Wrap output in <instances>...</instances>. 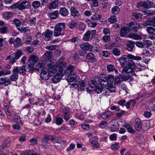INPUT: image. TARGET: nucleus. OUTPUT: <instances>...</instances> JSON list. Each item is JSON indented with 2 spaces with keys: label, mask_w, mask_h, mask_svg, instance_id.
Returning a JSON list of instances; mask_svg holds the SVG:
<instances>
[{
  "label": "nucleus",
  "mask_w": 155,
  "mask_h": 155,
  "mask_svg": "<svg viewBox=\"0 0 155 155\" xmlns=\"http://www.w3.org/2000/svg\"><path fill=\"white\" fill-rule=\"evenodd\" d=\"M127 58L131 59L136 60H140L142 59L139 56H135L130 54H128L127 55H123L118 59V61L119 62L121 67H125V65L127 64Z\"/></svg>",
  "instance_id": "f257e3e1"
},
{
  "label": "nucleus",
  "mask_w": 155,
  "mask_h": 155,
  "mask_svg": "<svg viewBox=\"0 0 155 155\" xmlns=\"http://www.w3.org/2000/svg\"><path fill=\"white\" fill-rule=\"evenodd\" d=\"M30 7V3L27 1H24L22 2H18L12 5L10 8L12 9H18L19 10L28 9Z\"/></svg>",
  "instance_id": "f03ea898"
},
{
  "label": "nucleus",
  "mask_w": 155,
  "mask_h": 155,
  "mask_svg": "<svg viewBox=\"0 0 155 155\" xmlns=\"http://www.w3.org/2000/svg\"><path fill=\"white\" fill-rule=\"evenodd\" d=\"M123 75L120 76L123 81H127L133 75V71L127 67H124L122 72Z\"/></svg>",
  "instance_id": "7ed1b4c3"
},
{
  "label": "nucleus",
  "mask_w": 155,
  "mask_h": 155,
  "mask_svg": "<svg viewBox=\"0 0 155 155\" xmlns=\"http://www.w3.org/2000/svg\"><path fill=\"white\" fill-rule=\"evenodd\" d=\"M64 58H61L58 61L57 63L54 65L56 68L58 70V72L63 73L64 69L66 67V63L64 61Z\"/></svg>",
  "instance_id": "20e7f679"
},
{
  "label": "nucleus",
  "mask_w": 155,
  "mask_h": 155,
  "mask_svg": "<svg viewBox=\"0 0 155 155\" xmlns=\"http://www.w3.org/2000/svg\"><path fill=\"white\" fill-rule=\"evenodd\" d=\"M153 5V3L149 1H140L137 3V6L138 8H141L144 9L151 8Z\"/></svg>",
  "instance_id": "39448f33"
},
{
  "label": "nucleus",
  "mask_w": 155,
  "mask_h": 155,
  "mask_svg": "<svg viewBox=\"0 0 155 155\" xmlns=\"http://www.w3.org/2000/svg\"><path fill=\"white\" fill-rule=\"evenodd\" d=\"M55 139V137L50 135L45 134L43 136V138L41 140V144L42 146H45L49 144L48 140L53 141Z\"/></svg>",
  "instance_id": "423d86ee"
},
{
  "label": "nucleus",
  "mask_w": 155,
  "mask_h": 155,
  "mask_svg": "<svg viewBox=\"0 0 155 155\" xmlns=\"http://www.w3.org/2000/svg\"><path fill=\"white\" fill-rule=\"evenodd\" d=\"M71 85L72 86H72L77 88L78 90V91H82L84 89L85 83L84 81H81L80 83H79L78 81H77L76 83L72 84Z\"/></svg>",
  "instance_id": "0eeeda50"
},
{
  "label": "nucleus",
  "mask_w": 155,
  "mask_h": 155,
  "mask_svg": "<svg viewBox=\"0 0 155 155\" xmlns=\"http://www.w3.org/2000/svg\"><path fill=\"white\" fill-rule=\"evenodd\" d=\"M53 34V31L49 29H47L44 32L42 33V35L45 37V41H49L51 40Z\"/></svg>",
  "instance_id": "6e6552de"
},
{
  "label": "nucleus",
  "mask_w": 155,
  "mask_h": 155,
  "mask_svg": "<svg viewBox=\"0 0 155 155\" xmlns=\"http://www.w3.org/2000/svg\"><path fill=\"white\" fill-rule=\"evenodd\" d=\"M3 106L5 114L8 117V118L9 119H10L12 117V115L11 112L9 110L10 107L8 104L6 103H4L3 104Z\"/></svg>",
  "instance_id": "1a4fd4ad"
},
{
  "label": "nucleus",
  "mask_w": 155,
  "mask_h": 155,
  "mask_svg": "<svg viewBox=\"0 0 155 155\" xmlns=\"http://www.w3.org/2000/svg\"><path fill=\"white\" fill-rule=\"evenodd\" d=\"M134 128L137 131H140L142 129L143 126L142 121L141 119L137 118L135 120Z\"/></svg>",
  "instance_id": "9d476101"
},
{
  "label": "nucleus",
  "mask_w": 155,
  "mask_h": 155,
  "mask_svg": "<svg viewBox=\"0 0 155 155\" xmlns=\"http://www.w3.org/2000/svg\"><path fill=\"white\" fill-rule=\"evenodd\" d=\"M80 47L82 50L86 51H91L92 48V45L87 42H85L81 44Z\"/></svg>",
  "instance_id": "9b49d317"
},
{
  "label": "nucleus",
  "mask_w": 155,
  "mask_h": 155,
  "mask_svg": "<svg viewBox=\"0 0 155 155\" xmlns=\"http://www.w3.org/2000/svg\"><path fill=\"white\" fill-rule=\"evenodd\" d=\"M99 81L101 83V84L104 87H106L108 84L106 77L104 76V75L101 74L99 77Z\"/></svg>",
  "instance_id": "f8f14e48"
},
{
  "label": "nucleus",
  "mask_w": 155,
  "mask_h": 155,
  "mask_svg": "<svg viewBox=\"0 0 155 155\" xmlns=\"http://www.w3.org/2000/svg\"><path fill=\"white\" fill-rule=\"evenodd\" d=\"M14 55V58H11L10 59V62L11 63L13 64L14 63L16 60L18 59L22 55V52L21 51H18L15 52Z\"/></svg>",
  "instance_id": "ddd939ff"
},
{
  "label": "nucleus",
  "mask_w": 155,
  "mask_h": 155,
  "mask_svg": "<svg viewBox=\"0 0 155 155\" xmlns=\"http://www.w3.org/2000/svg\"><path fill=\"white\" fill-rule=\"evenodd\" d=\"M64 73L58 72L53 77L52 81L54 83H57L59 82L63 76Z\"/></svg>",
  "instance_id": "4468645a"
},
{
  "label": "nucleus",
  "mask_w": 155,
  "mask_h": 155,
  "mask_svg": "<svg viewBox=\"0 0 155 155\" xmlns=\"http://www.w3.org/2000/svg\"><path fill=\"white\" fill-rule=\"evenodd\" d=\"M70 11L71 15L75 18L79 17L80 15L78 11L74 6L71 7Z\"/></svg>",
  "instance_id": "2eb2a0df"
},
{
  "label": "nucleus",
  "mask_w": 155,
  "mask_h": 155,
  "mask_svg": "<svg viewBox=\"0 0 155 155\" xmlns=\"http://www.w3.org/2000/svg\"><path fill=\"white\" fill-rule=\"evenodd\" d=\"M131 29L127 27L124 26L120 30V35L122 37H126V35L130 31Z\"/></svg>",
  "instance_id": "dca6fc26"
},
{
  "label": "nucleus",
  "mask_w": 155,
  "mask_h": 155,
  "mask_svg": "<svg viewBox=\"0 0 155 155\" xmlns=\"http://www.w3.org/2000/svg\"><path fill=\"white\" fill-rule=\"evenodd\" d=\"M45 63L44 61H39L36 66L35 70L38 71L43 70L45 68Z\"/></svg>",
  "instance_id": "f3484780"
},
{
  "label": "nucleus",
  "mask_w": 155,
  "mask_h": 155,
  "mask_svg": "<svg viewBox=\"0 0 155 155\" xmlns=\"http://www.w3.org/2000/svg\"><path fill=\"white\" fill-rule=\"evenodd\" d=\"M143 25L145 26L150 25L155 27V17L152 19H147L145 22L143 23Z\"/></svg>",
  "instance_id": "a211bd4d"
},
{
  "label": "nucleus",
  "mask_w": 155,
  "mask_h": 155,
  "mask_svg": "<svg viewBox=\"0 0 155 155\" xmlns=\"http://www.w3.org/2000/svg\"><path fill=\"white\" fill-rule=\"evenodd\" d=\"M85 21L87 23L88 26L94 28L97 25V22L96 21H93L91 19L87 18L85 19Z\"/></svg>",
  "instance_id": "6ab92c4d"
},
{
  "label": "nucleus",
  "mask_w": 155,
  "mask_h": 155,
  "mask_svg": "<svg viewBox=\"0 0 155 155\" xmlns=\"http://www.w3.org/2000/svg\"><path fill=\"white\" fill-rule=\"evenodd\" d=\"M107 89L110 92H114L116 90V85L115 84L109 82L108 84Z\"/></svg>",
  "instance_id": "aec40b11"
},
{
  "label": "nucleus",
  "mask_w": 155,
  "mask_h": 155,
  "mask_svg": "<svg viewBox=\"0 0 155 155\" xmlns=\"http://www.w3.org/2000/svg\"><path fill=\"white\" fill-rule=\"evenodd\" d=\"M14 46L16 48H18L22 45V43L21 39L18 38H17L13 42Z\"/></svg>",
  "instance_id": "412c9836"
},
{
  "label": "nucleus",
  "mask_w": 155,
  "mask_h": 155,
  "mask_svg": "<svg viewBox=\"0 0 155 155\" xmlns=\"http://www.w3.org/2000/svg\"><path fill=\"white\" fill-rule=\"evenodd\" d=\"M11 84L9 79L6 78H2L0 79V84L2 85L4 84L6 86H8V84Z\"/></svg>",
  "instance_id": "4be33fe9"
},
{
  "label": "nucleus",
  "mask_w": 155,
  "mask_h": 155,
  "mask_svg": "<svg viewBox=\"0 0 155 155\" xmlns=\"http://www.w3.org/2000/svg\"><path fill=\"white\" fill-rule=\"evenodd\" d=\"M79 79L78 77H77L76 75L73 76L72 75H69L67 78V81L68 82H75V83L77 82V80Z\"/></svg>",
  "instance_id": "5701e85b"
},
{
  "label": "nucleus",
  "mask_w": 155,
  "mask_h": 155,
  "mask_svg": "<svg viewBox=\"0 0 155 155\" xmlns=\"http://www.w3.org/2000/svg\"><path fill=\"white\" fill-rule=\"evenodd\" d=\"M59 14L62 16L65 17L68 15L69 12L65 8H61L60 9Z\"/></svg>",
  "instance_id": "b1692460"
},
{
  "label": "nucleus",
  "mask_w": 155,
  "mask_h": 155,
  "mask_svg": "<svg viewBox=\"0 0 155 155\" xmlns=\"http://www.w3.org/2000/svg\"><path fill=\"white\" fill-rule=\"evenodd\" d=\"M39 58L38 57L35 55L32 54L30 56L28 60V61L36 64Z\"/></svg>",
  "instance_id": "393cba45"
},
{
  "label": "nucleus",
  "mask_w": 155,
  "mask_h": 155,
  "mask_svg": "<svg viewBox=\"0 0 155 155\" xmlns=\"http://www.w3.org/2000/svg\"><path fill=\"white\" fill-rule=\"evenodd\" d=\"M62 112L64 120L68 121L70 118L69 110L67 108H64L62 110Z\"/></svg>",
  "instance_id": "a878e982"
},
{
  "label": "nucleus",
  "mask_w": 155,
  "mask_h": 155,
  "mask_svg": "<svg viewBox=\"0 0 155 155\" xmlns=\"http://www.w3.org/2000/svg\"><path fill=\"white\" fill-rule=\"evenodd\" d=\"M55 28L63 32L65 28V24L64 23H58L55 26Z\"/></svg>",
  "instance_id": "bb28decb"
},
{
  "label": "nucleus",
  "mask_w": 155,
  "mask_h": 155,
  "mask_svg": "<svg viewBox=\"0 0 155 155\" xmlns=\"http://www.w3.org/2000/svg\"><path fill=\"white\" fill-rule=\"evenodd\" d=\"M105 87L101 84H97L94 88V90H95V92L98 94L101 93L102 90L103 88Z\"/></svg>",
  "instance_id": "cd10ccee"
},
{
  "label": "nucleus",
  "mask_w": 155,
  "mask_h": 155,
  "mask_svg": "<svg viewBox=\"0 0 155 155\" xmlns=\"http://www.w3.org/2000/svg\"><path fill=\"white\" fill-rule=\"evenodd\" d=\"M59 12L58 10H55L51 13L50 15V19L51 20H54L57 18L58 16Z\"/></svg>",
  "instance_id": "c85d7f7f"
},
{
  "label": "nucleus",
  "mask_w": 155,
  "mask_h": 155,
  "mask_svg": "<svg viewBox=\"0 0 155 155\" xmlns=\"http://www.w3.org/2000/svg\"><path fill=\"white\" fill-rule=\"evenodd\" d=\"M113 114V113L111 111H107L101 114V117L103 119L112 116Z\"/></svg>",
  "instance_id": "c756f323"
},
{
  "label": "nucleus",
  "mask_w": 155,
  "mask_h": 155,
  "mask_svg": "<svg viewBox=\"0 0 155 155\" xmlns=\"http://www.w3.org/2000/svg\"><path fill=\"white\" fill-rule=\"evenodd\" d=\"M90 32V30L87 31L84 35L83 37V39L85 41H89L91 39Z\"/></svg>",
  "instance_id": "7c9ffc66"
},
{
  "label": "nucleus",
  "mask_w": 155,
  "mask_h": 155,
  "mask_svg": "<svg viewBox=\"0 0 155 155\" xmlns=\"http://www.w3.org/2000/svg\"><path fill=\"white\" fill-rule=\"evenodd\" d=\"M107 70L109 72L114 71L116 74L118 73L117 70L115 69L114 65L112 64H109L107 65Z\"/></svg>",
  "instance_id": "2f4dec72"
},
{
  "label": "nucleus",
  "mask_w": 155,
  "mask_h": 155,
  "mask_svg": "<svg viewBox=\"0 0 155 155\" xmlns=\"http://www.w3.org/2000/svg\"><path fill=\"white\" fill-rule=\"evenodd\" d=\"M74 70V68L73 66H69L66 68L64 71V74L68 75L73 72Z\"/></svg>",
  "instance_id": "473e14b6"
},
{
  "label": "nucleus",
  "mask_w": 155,
  "mask_h": 155,
  "mask_svg": "<svg viewBox=\"0 0 155 155\" xmlns=\"http://www.w3.org/2000/svg\"><path fill=\"white\" fill-rule=\"evenodd\" d=\"M52 53L51 51H47L43 56L45 60H48L50 59L52 57Z\"/></svg>",
  "instance_id": "72a5a7b5"
},
{
  "label": "nucleus",
  "mask_w": 155,
  "mask_h": 155,
  "mask_svg": "<svg viewBox=\"0 0 155 155\" xmlns=\"http://www.w3.org/2000/svg\"><path fill=\"white\" fill-rule=\"evenodd\" d=\"M108 21L110 24L114 23L117 21V18L115 15H113L108 19Z\"/></svg>",
  "instance_id": "f704fd0d"
},
{
  "label": "nucleus",
  "mask_w": 155,
  "mask_h": 155,
  "mask_svg": "<svg viewBox=\"0 0 155 155\" xmlns=\"http://www.w3.org/2000/svg\"><path fill=\"white\" fill-rule=\"evenodd\" d=\"M91 146L93 148H98L100 147L99 144L96 140H93L91 142Z\"/></svg>",
  "instance_id": "c9c22d12"
},
{
  "label": "nucleus",
  "mask_w": 155,
  "mask_h": 155,
  "mask_svg": "<svg viewBox=\"0 0 155 155\" xmlns=\"http://www.w3.org/2000/svg\"><path fill=\"white\" fill-rule=\"evenodd\" d=\"M101 17V15L95 13L91 17V19L94 21H96L100 19Z\"/></svg>",
  "instance_id": "e433bc0d"
},
{
  "label": "nucleus",
  "mask_w": 155,
  "mask_h": 155,
  "mask_svg": "<svg viewBox=\"0 0 155 155\" xmlns=\"http://www.w3.org/2000/svg\"><path fill=\"white\" fill-rule=\"evenodd\" d=\"M134 46V43L132 41H130L127 43L126 45L127 49L129 51H131Z\"/></svg>",
  "instance_id": "4c0bfd02"
},
{
  "label": "nucleus",
  "mask_w": 155,
  "mask_h": 155,
  "mask_svg": "<svg viewBox=\"0 0 155 155\" xmlns=\"http://www.w3.org/2000/svg\"><path fill=\"white\" fill-rule=\"evenodd\" d=\"M12 15V13L11 12H7L3 13V15L4 18L6 20L9 19Z\"/></svg>",
  "instance_id": "58836bf2"
},
{
  "label": "nucleus",
  "mask_w": 155,
  "mask_h": 155,
  "mask_svg": "<svg viewBox=\"0 0 155 155\" xmlns=\"http://www.w3.org/2000/svg\"><path fill=\"white\" fill-rule=\"evenodd\" d=\"M41 78L45 80H47L48 78V73L45 71H43L41 73Z\"/></svg>",
  "instance_id": "ea45409f"
},
{
  "label": "nucleus",
  "mask_w": 155,
  "mask_h": 155,
  "mask_svg": "<svg viewBox=\"0 0 155 155\" xmlns=\"http://www.w3.org/2000/svg\"><path fill=\"white\" fill-rule=\"evenodd\" d=\"M57 71V70L55 66H54L51 68L49 69L48 74L50 76H52Z\"/></svg>",
  "instance_id": "a19ab883"
},
{
  "label": "nucleus",
  "mask_w": 155,
  "mask_h": 155,
  "mask_svg": "<svg viewBox=\"0 0 155 155\" xmlns=\"http://www.w3.org/2000/svg\"><path fill=\"white\" fill-rule=\"evenodd\" d=\"M57 0H56L55 1L51 2L48 5V8L50 9L51 8H55L58 5Z\"/></svg>",
  "instance_id": "79ce46f5"
},
{
  "label": "nucleus",
  "mask_w": 155,
  "mask_h": 155,
  "mask_svg": "<svg viewBox=\"0 0 155 155\" xmlns=\"http://www.w3.org/2000/svg\"><path fill=\"white\" fill-rule=\"evenodd\" d=\"M13 23L16 26L17 29H18V28L20 27L21 22L19 19L16 18L13 20Z\"/></svg>",
  "instance_id": "37998d69"
},
{
  "label": "nucleus",
  "mask_w": 155,
  "mask_h": 155,
  "mask_svg": "<svg viewBox=\"0 0 155 155\" xmlns=\"http://www.w3.org/2000/svg\"><path fill=\"white\" fill-rule=\"evenodd\" d=\"M136 103V102L135 100H130L126 103L125 106L127 109H129L130 107L131 104H132L133 105H134Z\"/></svg>",
  "instance_id": "c03bdc74"
},
{
  "label": "nucleus",
  "mask_w": 155,
  "mask_h": 155,
  "mask_svg": "<svg viewBox=\"0 0 155 155\" xmlns=\"http://www.w3.org/2000/svg\"><path fill=\"white\" fill-rule=\"evenodd\" d=\"M129 37L135 40H139L142 38L140 36L138 35L137 33L130 34L129 35Z\"/></svg>",
  "instance_id": "a18cd8bd"
},
{
  "label": "nucleus",
  "mask_w": 155,
  "mask_h": 155,
  "mask_svg": "<svg viewBox=\"0 0 155 155\" xmlns=\"http://www.w3.org/2000/svg\"><path fill=\"white\" fill-rule=\"evenodd\" d=\"M59 115L55 117L56 124L57 125L60 126L61 125L63 121V119L60 117H59Z\"/></svg>",
  "instance_id": "49530a36"
},
{
  "label": "nucleus",
  "mask_w": 155,
  "mask_h": 155,
  "mask_svg": "<svg viewBox=\"0 0 155 155\" xmlns=\"http://www.w3.org/2000/svg\"><path fill=\"white\" fill-rule=\"evenodd\" d=\"M128 66L129 68L131 69H135L136 68V66L135 64L132 61H130L128 64Z\"/></svg>",
  "instance_id": "de8ad7c7"
},
{
  "label": "nucleus",
  "mask_w": 155,
  "mask_h": 155,
  "mask_svg": "<svg viewBox=\"0 0 155 155\" xmlns=\"http://www.w3.org/2000/svg\"><path fill=\"white\" fill-rule=\"evenodd\" d=\"M113 54L115 56H119L121 54L120 50L117 48H114L112 51Z\"/></svg>",
  "instance_id": "09e8293b"
},
{
  "label": "nucleus",
  "mask_w": 155,
  "mask_h": 155,
  "mask_svg": "<svg viewBox=\"0 0 155 155\" xmlns=\"http://www.w3.org/2000/svg\"><path fill=\"white\" fill-rule=\"evenodd\" d=\"M111 124V127H110V130L113 132H115L117 130V128L115 125V123L114 122V120H111L110 122Z\"/></svg>",
  "instance_id": "8fccbe9b"
},
{
  "label": "nucleus",
  "mask_w": 155,
  "mask_h": 155,
  "mask_svg": "<svg viewBox=\"0 0 155 155\" xmlns=\"http://www.w3.org/2000/svg\"><path fill=\"white\" fill-rule=\"evenodd\" d=\"M32 37L31 36L28 35L25 36V43L26 44H29L31 42V41Z\"/></svg>",
  "instance_id": "3c124183"
},
{
  "label": "nucleus",
  "mask_w": 155,
  "mask_h": 155,
  "mask_svg": "<svg viewBox=\"0 0 155 155\" xmlns=\"http://www.w3.org/2000/svg\"><path fill=\"white\" fill-rule=\"evenodd\" d=\"M86 58L87 59L89 60H95L94 54L91 52H90L87 54L86 56Z\"/></svg>",
  "instance_id": "603ef678"
},
{
  "label": "nucleus",
  "mask_w": 155,
  "mask_h": 155,
  "mask_svg": "<svg viewBox=\"0 0 155 155\" xmlns=\"http://www.w3.org/2000/svg\"><path fill=\"white\" fill-rule=\"evenodd\" d=\"M8 147V143L7 142H4L0 146V150L3 151L6 149Z\"/></svg>",
  "instance_id": "864d4df0"
},
{
  "label": "nucleus",
  "mask_w": 155,
  "mask_h": 155,
  "mask_svg": "<svg viewBox=\"0 0 155 155\" xmlns=\"http://www.w3.org/2000/svg\"><path fill=\"white\" fill-rule=\"evenodd\" d=\"M18 30L21 32L25 33L28 31H29L30 29L28 27H20L19 28H18Z\"/></svg>",
  "instance_id": "5fc2aeb1"
},
{
  "label": "nucleus",
  "mask_w": 155,
  "mask_h": 155,
  "mask_svg": "<svg viewBox=\"0 0 155 155\" xmlns=\"http://www.w3.org/2000/svg\"><path fill=\"white\" fill-rule=\"evenodd\" d=\"M29 24L33 26L35 25L36 22V18H35L33 17L30 18L28 20Z\"/></svg>",
  "instance_id": "6e6d98bb"
},
{
  "label": "nucleus",
  "mask_w": 155,
  "mask_h": 155,
  "mask_svg": "<svg viewBox=\"0 0 155 155\" xmlns=\"http://www.w3.org/2000/svg\"><path fill=\"white\" fill-rule=\"evenodd\" d=\"M62 32L59 30L55 28L54 31V35L55 37L59 36L61 35Z\"/></svg>",
  "instance_id": "4d7b16f0"
},
{
  "label": "nucleus",
  "mask_w": 155,
  "mask_h": 155,
  "mask_svg": "<svg viewBox=\"0 0 155 155\" xmlns=\"http://www.w3.org/2000/svg\"><path fill=\"white\" fill-rule=\"evenodd\" d=\"M120 11V9L118 6H115L111 9V12L113 14H117Z\"/></svg>",
  "instance_id": "13d9d810"
},
{
  "label": "nucleus",
  "mask_w": 155,
  "mask_h": 155,
  "mask_svg": "<svg viewBox=\"0 0 155 155\" xmlns=\"http://www.w3.org/2000/svg\"><path fill=\"white\" fill-rule=\"evenodd\" d=\"M107 81H108V82L112 83L114 80V75L111 74H108L107 77H106Z\"/></svg>",
  "instance_id": "bf43d9fd"
},
{
  "label": "nucleus",
  "mask_w": 155,
  "mask_h": 155,
  "mask_svg": "<svg viewBox=\"0 0 155 155\" xmlns=\"http://www.w3.org/2000/svg\"><path fill=\"white\" fill-rule=\"evenodd\" d=\"M40 3L39 1H35L32 3V6L35 9L38 8L40 6Z\"/></svg>",
  "instance_id": "052dcab7"
},
{
  "label": "nucleus",
  "mask_w": 155,
  "mask_h": 155,
  "mask_svg": "<svg viewBox=\"0 0 155 155\" xmlns=\"http://www.w3.org/2000/svg\"><path fill=\"white\" fill-rule=\"evenodd\" d=\"M14 120L16 123L20 124L21 123V121L20 117L17 115H15L14 116Z\"/></svg>",
  "instance_id": "680f3d73"
},
{
  "label": "nucleus",
  "mask_w": 155,
  "mask_h": 155,
  "mask_svg": "<svg viewBox=\"0 0 155 155\" xmlns=\"http://www.w3.org/2000/svg\"><path fill=\"white\" fill-rule=\"evenodd\" d=\"M89 85H91V86L95 87V85L97 84V82H96L94 79H90L88 81Z\"/></svg>",
  "instance_id": "e2e57ef3"
},
{
  "label": "nucleus",
  "mask_w": 155,
  "mask_h": 155,
  "mask_svg": "<svg viewBox=\"0 0 155 155\" xmlns=\"http://www.w3.org/2000/svg\"><path fill=\"white\" fill-rule=\"evenodd\" d=\"M77 25V24L76 22H71L68 23V27L71 29L74 28Z\"/></svg>",
  "instance_id": "0e129e2a"
},
{
  "label": "nucleus",
  "mask_w": 155,
  "mask_h": 155,
  "mask_svg": "<svg viewBox=\"0 0 155 155\" xmlns=\"http://www.w3.org/2000/svg\"><path fill=\"white\" fill-rule=\"evenodd\" d=\"M18 78V75L17 74H13L10 77V80L13 81H15Z\"/></svg>",
  "instance_id": "69168bd1"
},
{
  "label": "nucleus",
  "mask_w": 155,
  "mask_h": 155,
  "mask_svg": "<svg viewBox=\"0 0 155 155\" xmlns=\"http://www.w3.org/2000/svg\"><path fill=\"white\" fill-rule=\"evenodd\" d=\"M143 44L147 46H149L152 45V42L148 40H144L143 41Z\"/></svg>",
  "instance_id": "338daca9"
},
{
  "label": "nucleus",
  "mask_w": 155,
  "mask_h": 155,
  "mask_svg": "<svg viewBox=\"0 0 155 155\" xmlns=\"http://www.w3.org/2000/svg\"><path fill=\"white\" fill-rule=\"evenodd\" d=\"M35 64L30 62L29 61L28 64V67L29 68L30 70L32 71L35 69Z\"/></svg>",
  "instance_id": "774afa93"
}]
</instances>
